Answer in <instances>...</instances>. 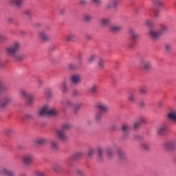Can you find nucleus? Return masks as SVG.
Here are the masks:
<instances>
[{"instance_id": "1", "label": "nucleus", "mask_w": 176, "mask_h": 176, "mask_svg": "<svg viewBox=\"0 0 176 176\" xmlns=\"http://www.w3.org/2000/svg\"><path fill=\"white\" fill-rule=\"evenodd\" d=\"M57 113V110L49 104L44 105L39 111L40 116H45V115H47V116H56Z\"/></svg>"}, {"instance_id": "2", "label": "nucleus", "mask_w": 176, "mask_h": 176, "mask_svg": "<svg viewBox=\"0 0 176 176\" xmlns=\"http://www.w3.org/2000/svg\"><path fill=\"white\" fill-rule=\"evenodd\" d=\"M21 47V44L19 41H15L11 45L8 46L6 50L7 54H8L10 57H13L16 53L18 50H20Z\"/></svg>"}, {"instance_id": "3", "label": "nucleus", "mask_w": 176, "mask_h": 176, "mask_svg": "<svg viewBox=\"0 0 176 176\" xmlns=\"http://www.w3.org/2000/svg\"><path fill=\"white\" fill-rule=\"evenodd\" d=\"M21 95L27 100V105H32L35 102V96L23 89L21 91Z\"/></svg>"}, {"instance_id": "4", "label": "nucleus", "mask_w": 176, "mask_h": 176, "mask_svg": "<svg viewBox=\"0 0 176 176\" xmlns=\"http://www.w3.org/2000/svg\"><path fill=\"white\" fill-rule=\"evenodd\" d=\"M34 155L32 153H28L23 155L22 162L25 166H30L32 162H34Z\"/></svg>"}, {"instance_id": "5", "label": "nucleus", "mask_w": 176, "mask_h": 176, "mask_svg": "<svg viewBox=\"0 0 176 176\" xmlns=\"http://www.w3.org/2000/svg\"><path fill=\"white\" fill-rule=\"evenodd\" d=\"M56 134L60 140V141H68V135H67V133L65 131H63L61 128L56 129Z\"/></svg>"}, {"instance_id": "6", "label": "nucleus", "mask_w": 176, "mask_h": 176, "mask_svg": "<svg viewBox=\"0 0 176 176\" xmlns=\"http://www.w3.org/2000/svg\"><path fill=\"white\" fill-rule=\"evenodd\" d=\"M60 90L63 94H67V93H69V87H68V81L67 80H63L60 82Z\"/></svg>"}, {"instance_id": "7", "label": "nucleus", "mask_w": 176, "mask_h": 176, "mask_svg": "<svg viewBox=\"0 0 176 176\" xmlns=\"http://www.w3.org/2000/svg\"><path fill=\"white\" fill-rule=\"evenodd\" d=\"M176 146V140H170L164 143V148L166 151H171Z\"/></svg>"}, {"instance_id": "8", "label": "nucleus", "mask_w": 176, "mask_h": 176, "mask_svg": "<svg viewBox=\"0 0 176 176\" xmlns=\"http://www.w3.org/2000/svg\"><path fill=\"white\" fill-rule=\"evenodd\" d=\"M70 80L73 85H80V83H82V76L80 74H73L70 77Z\"/></svg>"}, {"instance_id": "9", "label": "nucleus", "mask_w": 176, "mask_h": 176, "mask_svg": "<svg viewBox=\"0 0 176 176\" xmlns=\"http://www.w3.org/2000/svg\"><path fill=\"white\" fill-rule=\"evenodd\" d=\"M38 38L43 42H49V41H52V37L45 32H39L38 33Z\"/></svg>"}, {"instance_id": "10", "label": "nucleus", "mask_w": 176, "mask_h": 176, "mask_svg": "<svg viewBox=\"0 0 176 176\" xmlns=\"http://www.w3.org/2000/svg\"><path fill=\"white\" fill-rule=\"evenodd\" d=\"M167 125L162 124L157 128V135H166L167 134Z\"/></svg>"}, {"instance_id": "11", "label": "nucleus", "mask_w": 176, "mask_h": 176, "mask_svg": "<svg viewBox=\"0 0 176 176\" xmlns=\"http://www.w3.org/2000/svg\"><path fill=\"white\" fill-rule=\"evenodd\" d=\"M61 104L63 107V110L65 111V108L69 107V108H74L75 107V103L72 102L70 99H65L61 101Z\"/></svg>"}, {"instance_id": "12", "label": "nucleus", "mask_w": 176, "mask_h": 176, "mask_svg": "<svg viewBox=\"0 0 176 176\" xmlns=\"http://www.w3.org/2000/svg\"><path fill=\"white\" fill-rule=\"evenodd\" d=\"M140 67L144 68V69H150L152 67V63L149 60H145L144 59H141L139 62Z\"/></svg>"}, {"instance_id": "13", "label": "nucleus", "mask_w": 176, "mask_h": 176, "mask_svg": "<svg viewBox=\"0 0 176 176\" xmlns=\"http://www.w3.org/2000/svg\"><path fill=\"white\" fill-rule=\"evenodd\" d=\"M122 131L123 133L122 138L123 140H126L127 136L129 135V131H130V125L129 124H124L122 125Z\"/></svg>"}, {"instance_id": "14", "label": "nucleus", "mask_w": 176, "mask_h": 176, "mask_svg": "<svg viewBox=\"0 0 176 176\" xmlns=\"http://www.w3.org/2000/svg\"><path fill=\"white\" fill-rule=\"evenodd\" d=\"M52 170L56 173V174H61L64 171V168L61 164L54 163L52 165Z\"/></svg>"}, {"instance_id": "15", "label": "nucleus", "mask_w": 176, "mask_h": 176, "mask_svg": "<svg viewBox=\"0 0 176 176\" xmlns=\"http://www.w3.org/2000/svg\"><path fill=\"white\" fill-rule=\"evenodd\" d=\"M120 0H111L107 3V9H116L119 6Z\"/></svg>"}, {"instance_id": "16", "label": "nucleus", "mask_w": 176, "mask_h": 176, "mask_svg": "<svg viewBox=\"0 0 176 176\" xmlns=\"http://www.w3.org/2000/svg\"><path fill=\"white\" fill-rule=\"evenodd\" d=\"M97 108L99 109V111H101V112H107L109 109V107H108V105L107 104L100 102L97 104Z\"/></svg>"}, {"instance_id": "17", "label": "nucleus", "mask_w": 176, "mask_h": 176, "mask_svg": "<svg viewBox=\"0 0 176 176\" xmlns=\"http://www.w3.org/2000/svg\"><path fill=\"white\" fill-rule=\"evenodd\" d=\"M160 35H162V34H160L159 30L157 31L153 29H151L150 30V36H151V38H152V39H154V40L159 39V36H160Z\"/></svg>"}, {"instance_id": "18", "label": "nucleus", "mask_w": 176, "mask_h": 176, "mask_svg": "<svg viewBox=\"0 0 176 176\" xmlns=\"http://www.w3.org/2000/svg\"><path fill=\"white\" fill-rule=\"evenodd\" d=\"M167 117L170 120H174L175 122H176V110L175 109L170 110L168 113L167 114Z\"/></svg>"}, {"instance_id": "19", "label": "nucleus", "mask_w": 176, "mask_h": 176, "mask_svg": "<svg viewBox=\"0 0 176 176\" xmlns=\"http://www.w3.org/2000/svg\"><path fill=\"white\" fill-rule=\"evenodd\" d=\"M129 35L131 36V38L133 39V41H135L138 38V34H137V32L133 28H130L129 30Z\"/></svg>"}, {"instance_id": "20", "label": "nucleus", "mask_w": 176, "mask_h": 176, "mask_svg": "<svg viewBox=\"0 0 176 176\" xmlns=\"http://www.w3.org/2000/svg\"><path fill=\"white\" fill-rule=\"evenodd\" d=\"M122 29L123 26H122L121 25H112L110 27V30L113 32H119V31H122Z\"/></svg>"}, {"instance_id": "21", "label": "nucleus", "mask_w": 176, "mask_h": 176, "mask_svg": "<svg viewBox=\"0 0 176 176\" xmlns=\"http://www.w3.org/2000/svg\"><path fill=\"white\" fill-rule=\"evenodd\" d=\"M127 100L129 102L134 103L135 102V94L134 92H129L128 94Z\"/></svg>"}, {"instance_id": "22", "label": "nucleus", "mask_w": 176, "mask_h": 176, "mask_svg": "<svg viewBox=\"0 0 176 176\" xmlns=\"http://www.w3.org/2000/svg\"><path fill=\"white\" fill-rule=\"evenodd\" d=\"M82 64V61L79 60L78 64H75V63H69L68 65V68L69 69H78V68H79V67H80Z\"/></svg>"}, {"instance_id": "23", "label": "nucleus", "mask_w": 176, "mask_h": 176, "mask_svg": "<svg viewBox=\"0 0 176 176\" xmlns=\"http://www.w3.org/2000/svg\"><path fill=\"white\" fill-rule=\"evenodd\" d=\"M75 38H76V33H69L65 36V41L66 42H71V41L75 39Z\"/></svg>"}, {"instance_id": "24", "label": "nucleus", "mask_w": 176, "mask_h": 176, "mask_svg": "<svg viewBox=\"0 0 176 176\" xmlns=\"http://www.w3.org/2000/svg\"><path fill=\"white\" fill-rule=\"evenodd\" d=\"M25 57V55L23 54H15L12 58L16 61H20V60H23Z\"/></svg>"}, {"instance_id": "25", "label": "nucleus", "mask_w": 176, "mask_h": 176, "mask_svg": "<svg viewBox=\"0 0 176 176\" xmlns=\"http://www.w3.org/2000/svg\"><path fill=\"white\" fill-rule=\"evenodd\" d=\"M160 34H163V32H167L168 31V27H167V25L165 24H160V30H158Z\"/></svg>"}, {"instance_id": "26", "label": "nucleus", "mask_w": 176, "mask_h": 176, "mask_svg": "<svg viewBox=\"0 0 176 176\" xmlns=\"http://www.w3.org/2000/svg\"><path fill=\"white\" fill-rule=\"evenodd\" d=\"M139 93L142 94V96H146L148 94V87L145 86H141L139 88Z\"/></svg>"}, {"instance_id": "27", "label": "nucleus", "mask_w": 176, "mask_h": 176, "mask_svg": "<svg viewBox=\"0 0 176 176\" xmlns=\"http://www.w3.org/2000/svg\"><path fill=\"white\" fill-rule=\"evenodd\" d=\"M2 173L4 175V176H15L14 173L8 170L6 168H3Z\"/></svg>"}, {"instance_id": "28", "label": "nucleus", "mask_w": 176, "mask_h": 176, "mask_svg": "<svg viewBox=\"0 0 176 176\" xmlns=\"http://www.w3.org/2000/svg\"><path fill=\"white\" fill-rule=\"evenodd\" d=\"M102 120V112L98 111L96 113L94 116V120H96V122H101Z\"/></svg>"}, {"instance_id": "29", "label": "nucleus", "mask_w": 176, "mask_h": 176, "mask_svg": "<svg viewBox=\"0 0 176 176\" xmlns=\"http://www.w3.org/2000/svg\"><path fill=\"white\" fill-rule=\"evenodd\" d=\"M63 131H67V130H71L72 129V124L69 123H65L62 124L60 128Z\"/></svg>"}, {"instance_id": "30", "label": "nucleus", "mask_w": 176, "mask_h": 176, "mask_svg": "<svg viewBox=\"0 0 176 176\" xmlns=\"http://www.w3.org/2000/svg\"><path fill=\"white\" fill-rule=\"evenodd\" d=\"M46 142H47V139L45 138H41L36 140L37 145H43V144H46Z\"/></svg>"}, {"instance_id": "31", "label": "nucleus", "mask_w": 176, "mask_h": 176, "mask_svg": "<svg viewBox=\"0 0 176 176\" xmlns=\"http://www.w3.org/2000/svg\"><path fill=\"white\" fill-rule=\"evenodd\" d=\"M110 23H111V19H109V18H104V19L101 20V24L104 27H105L107 25H109Z\"/></svg>"}, {"instance_id": "32", "label": "nucleus", "mask_w": 176, "mask_h": 176, "mask_svg": "<svg viewBox=\"0 0 176 176\" xmlns=\"http://www.w3.org/2000/svg\"><path fill=\"white\" fill-rule=\"evenodd\" d=\"M34 118L32 113H26L23 117H22V120L25 122V120H31Z\"/></svg>"}, {"instance_id": "33", "label": "nucleus", "mask_w": 176, "mask_h": 176, "mask_svg": "<svg viewBox=\"0 0 176 176\" xmlns=\"http://www.w3.org/2000/svg\"><path fill=\"white\" fill-rule=\"evenodd\" d=\"M98 89V87L96 85H94L89 88V91L92 94H96Z\"/></svg>"}, {"instance_id": "34", "label": "nucleus", "mask_w": 176, "mask_h": 176, "mask_svg": "<svg viewBox=\"0 0 176 176\" xmlns=\"http://www.w3.org/2000/svg\"><path fill=\"white\" fill-rule=\"evenodd\" d=\"M96 58H97V55H96V54L90 55L87 58L88 64H91V63H93V61H94V60H96Z\"/></svg>"}, {"instance_id": "35", "label": "nucleus", "mask_w": 176, "mask_h": 176, "mask_svg": "<svg viewBox=\"0 0 176 176\" xmlns=\"http://www.w3.org/2000/svg\"><path fill=\"white\" fill-rule=\"evenodd\" d=\"M151 2L155 6H163V1L162 0H151Z\"/></svg>"}, {"instance_id": "36", "label": "nucleus", "mask_w": 176, "mask_h": 176, "mask_svg": "<svg viewBox=\"0 0 176 176\" xmlns=\"http://www.w3.org/2000/svg\"><path fill=\"white\" fill-rule=\"evenodd\" d=\"M22 2H23V0H10V3L17 7L20 6Z\"/></svg>"}, {"instance_id": "37", "label": "nucleus", "mask_w": 176, "mask_h": 176, "mask_svg": "<svg viewBox=\"0 0 176 176\" xmlns=\"http://www.w3.org/2000/svg\"><path fill=\"white\" fill-rule=\"evenodd\" d=\"M58 142L55 140L51 142V148H52V149H58Z\"/></svg>"}, {"instance_id": "38", "label": "nucleus", "mask_w": 176, "mask_h": 176, "mask_svg": "<svg viewBox=\"0 0 176 176\" xmlns=\"http://www.w3.org/2000/svg\"><path fill=\"white\" fill-rule=\"evenodd\" d=\"M141 148H142L144 151H149V149H151V146H149V144L146 142H143L141 144Z\"/></svg>"}, {"instance_id": "39", "label": "nucleus", "mask_w": 176, "mask_h": 176, "mask_svg": "<svg viewBox=\"0 0 176 176\" xmlns=\"http://www.w3.org/2000/svg\"><path fill=\"white\" fill-rule=\"evenodd\" d=\"M107 153L109 157H112V156L113 155V148H112V147L107 148Z\"/></svg>"}, {"instance_id": "40", "label": "nucleus", "mask_w": 176, "mask_h": 176, "mask_svg": "<svg viewBox=\"0 0 176 176\" xmlns=\"http://www.w3.org/2000/svg\"><path fill=\"white\" fill-rule=\"evenodd\" d=\"M80 156H82V153L80 152L75 153L74 154L72 155V159H73V160H76L77 159H79Z\"/></svg>"}, {"instance_id": "41", "label": "nucleus", "mask_w": 176, "mask_h": 176, "mask_svg": "<svg viewBox=\"0 0 176 176\" xmlns=\"http://www.w3.org/2000/svg\"><path fill=\"white\" fill-rule=\"evenodd\" d=\"M80 156H82V153L80 152L75 153L74 154L72 155V159H73V160H76L77 159H79Z\"/></svg>"}, {"instance_id": "42", "label": "nucleus", "mask_w": 176, "mask_h": 176, "mask_svg": "<svg viewBox=\"0 0 176 176\" xmlns=\"http://www.w3.org/2000/svg\"><path fill=\"white\" fill-rule=\"evenodd\" d=\"M104 61L102 58L99 59L98 62V67L100 69H102V68H104Z\"/></svg>"}, {"instance_id": "43", "label": "nucleus", "mask_w": 176, "mask_h": 176, "mask_svg": "<svg viewBox=\"0 0 176 176\" xmlns=\"http://www.w3.org/2000/svg\"><path fill=\"white\" fill-rule=\"evenodd\" d=\"M80 107H82V103L78 102V103H74V106L73 107L74 109V112L75 113H76V109H79V108H80Z\"/></svg>"}, {"instance_id": "44", "label": "nucleus", "mask_w": 176, "mask_h": 176, "mask_svg": "<svg viewBox=\"0 0 176 176\" xmlns=\"http://www.w3.org/2000/svg\"><path fill=\"white\" fill-rule=\"evenodd\" d=\"M34 175L35 176H46V174L44 172H43V171L36 170L34 172Z\"/></svg>"}, {"instance_id": "45", "label": "nucleus", "mask_w": 176, "mask_h": 176, "mask_svg": "<svg viewBox=\"0 0 176 176\" xmlns=\"http://www.w3.org/2000/svg\"><path fill=\"white\" fill-rule=\"evenodd\" d=\"M165 50H166V52H171V50H173V46L171 45V44H165Z\"/></svg>"}, {"instance_id": "46", "label": "nucleus", "mask_w": 176, "mask_h": 176, "mask_svg": "<svg viewBox=\"0 0 176 176\" xmlns=\"http://www.w3.org/2000/svg\"><path fill=\"white\" fill-rule=\"evenodd\" d=\"M23 14L25 17L30 18L31 17V10H25L23 12Z\"/></svg>"}, {"instance_id": "47", "label": "nucleus", "mask_w": 176, "mask_h": 176, "mask_svg": "<svg viewBox=\"0 0 176 176\" xmlns=\"http://www.w3.org/2000/svg\"><path fill=\"white\" fill-rule=\"evenodd\" d=\"M94 5H96V6H100L102 1L101 0H91Z\"/></svg>"}, {"instance_id": "48", "label": "nucleus", "mask_w": 176, "mask_h": 176, "mask_svg": "<svg viewBox=\"0 0 176 176\" xmlns=\"http://www.w3.org/2000/svg\"><path fill=\"white\" fill-rule=\"evenodd\" d=\"M37 82H38V87H42V86L45 85V81H43L42 78H38L37 80Z\"/></svg>"}, {"instance_id": "49", "label": "nucleus", "mask_w": 176, "mask_h": 176, "mask_svg": "<svg viewBox=\"0 0 176 176\" xmlns=\"http://www.w3.org/2000/svg\"><path fill=\"white\" fill-rule=\"evenodd\" d=\"M153 12L155 17H159V16H160V11L159 10V9L153 10Z\"/></svg>"}, {"instance_id": "50", "label": "nucleus", "mask_w": 176, "mask_h": 176, "mask_svg": "<svg viewBox=\"0 0 176 176\" xmlns=\"http://www.w3.org/2000/svg\"><path fill=\"white\" fill-rule=\"evenodd\" d=\"M96 153V151L94 148H90L88 151V156H93Z\"/></svg>"}, {"instance_id": "51", "label": "nucleus", "mask_w": 176, "mask_h": 176, "mask_svg": "<svg viewBox=\"0 0 176 176\" xmlns=\"http://www.w3.org/2000/svg\"><path fill=\"white\" fill-rule=\"evenodd\" d=\"M145 24L148 27H153V23L151 20H146Z\"/></svg>"}, {"instance_id": "52", "label": "nucleus", "mask_w": 176, "mask_h": 176, "mask_svg": "<svg viewBox=\"0 0 176 176\" xmlns=\"http://www.w3.org/2000/svg\"><path fill=\"white\" fill-rule=\"evenodd\" d=\"M6 134H7V135H10V134H12V133H13V129H10V128H8L6 129Z\"/></svg>"}, {"instance_id": "53", "label": "nucleus", "mask_w": 176, "mask_h": 176, "mask_svg": "<svg viewBox=\"0 0 176 176\" xmlns=\"http://www.w3.org/2000/svg\"><path fill=\"white\" fill-rule=\"evenodd\" d=\"M139 107H140V108H145V106L146 105V104H145V101H144V100H141L140 102H139Z\"/></svg>"}, {"instance_id": "54", "label": "nucleus", "mask_w": 176, "mask_h": 176, "mask_svg": "<svg viewBox=\"0 0 176 176\" xmlns=\"http://www.w3.org/2000/svg\"><path fill=\"white\" fill-rule=\"evenodd\" d=\"M52 94H53V93L52 92V90H50V89L47 90L45 92L46 97H52Z\"/></svg>"}, {"instance_id": "55", "label": "nucleus", "mask_w": 176, "mask_h": 176, "mask_svg": "<svg viewBox=\"0 0 176 176\" xmlns=\"http://www.w3.org/2000/svg\"><path fill=\"white\" fill-rule=\"evenodd\" d=\"M134 129L135 130H137V129H138V127H140L141 126V122H139L138 121H136L135 123H134Z\"/></svg>"}, {"instance_id": "56", "label": "nucleus", "mask_w": 176, "mask_h": 176, "mask_svg": "<svg viewBox=\"0 0 176 176\" xmlns=\"http://www.w3.org/2000/svg\"><path fill=\"white\" fill-rule=\"evenodd\" d=\"M92 17L90 15H85L84 16V20H85V21H90V20H91Z\"/></svg>"}, {"instance_id": "57", "label": "nucleus", "mask_w": 176, "mask_h": 176, "mask_svg": "<svg viewBox=\"0 0 176 176\" xmlns=\"http://www.w3.org/2000/svg\"><path fill=\"white\" fill-rule=\"evenodd\" d=\"M98 153L100 157H101V156H102L103 151H102V148L101 147L98 148Z\"/></svg>"}, {"instance_id": "58", "label": "nucleus", "mask_w": 176, "mask_h": 176, "mask_svg": "<svg viewBox=\"0 0 176 176\" xmlns=\"http://www.w3.org/2000/svg\"><path fill=\"white\" fill-rule=\"evenodd\" d=\"M8 37L5 35H0V42H3V41H6Z\"/></svg>"}, {"instance_id": "59", "label": "nucleus", "mask_w": 176, "mask_h": 176, "mask_svg": "<svg viewBox=\"0 0 176 176\" xmlns=\"http://www.w3.org/2000/svg\"><path fill=\"white\" fill-rule=\"evenodd\" d=\"M138 122H139L140 123V124H142V123H145V118L140 117Z\"/></svg>"}, {"instance_id": "60", "label": "nucleus", "mask_w": 176, "mask_h": 176, "mask_svg": "<svg viewBox=\"0 0 176 176\" xmlns=\"http://www.w3.org/2000/svg\"><path fill=\"white\" fill-rule=\"evenodd\" d=\"M80 3H81L82 5H85V3H87V1H86V0H80Z\"/></svg>"}, {"instance_id": "61", "label": "nucleus", "mask_w": 176, "mask_h": 176, "mask_svg": "<svg viewBox=\"0 0 176 176\" xmlns=\"http://www.w3.org/2000/svg\"><path fill=\"white\" fill-rule=\"evenodd\" d=\"M60 14H65V10H64V9H61L60 10Z\"/></svg>"}, {"instance_id": "62", "label": "nucleus", "mask_w": 176, "mask_h": 176, "mask_svg": "<svg viewBox=\"0 0 176 176\" xmlns=\"http://www.w3.org/2000/svg\"><path fill=\"white\" fill-rule=\"evenodd\" d=\"M78 175H83V171L82 170H78L77 171Z\"/></svg>"}, {"instance_id": "63", "label": "nucleus", "mask_w": 176, "mask_h": 176, "mask_svg": "<svg viewBox=\"0 0 176 176\" xmlns=\"http://www.w3.org/2000/svg\"><path fill=\"white\" fill-rule=\"evenodd\" d=\"M73 94H74V96H78V94H79V92H78V91H73Z\"/></svg>"}, {"instance_id": "64", "label": "nucleus", "mask_w": 176, "mask_h": 176, "mask_svg": "<svg viewBox=\"0 0 176 176\" xmlns=\"http://www.w3.org/2000/svg\"><path fill=\"white\" fill-rule=\"evenodd\" d=\"M0 67H3V62L0 59Z\"/></svg>"}]
</instances>
